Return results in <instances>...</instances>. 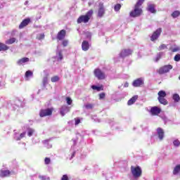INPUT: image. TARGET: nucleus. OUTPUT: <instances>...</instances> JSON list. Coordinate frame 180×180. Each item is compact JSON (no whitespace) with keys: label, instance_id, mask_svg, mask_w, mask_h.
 Masks as SVG:
<instances>
[{"label":"nucleus","instance_id":"1","mask_svg":"<svg viewBox=\"0 0 180 180\" xmlns=\"http://www.w3.org/2000/svg\"><path fill=\"white\" fill-rule=\"evenodd\" d=\"M94 15V10L91 9L89 11L86 15H80L77 20V22L78 24L79 23H88L89 20H91V18H92V15Z\"/></svg>","mask_w":180,"mask_h":180},{"label":"nucleus","instance_id":"2","mask_svg":"<svg viewBox=\"0 0 180 180\" xmlns=\"http://www.w3.org/2000/svg\"><path fill=\"white\" fill-rule=\"evenodd\" d=\"M131 172L134 178H140V176H141V175L143 174L141 167H140L139 166H136L135 167L134 166H131Z\"/></svg>","mask_w":180,"mask_h":180},{"label":"nucleus","instance_id":"3","mask_svg":"<svg viewBox=\"0 0 180 180\" xmlns=\"http://www.w3.org/2000/svg\"><path fill=\"white\" fill-rule=\"evenodd\" d=\"M158 101L160 102V103H161L162 105H168V101H167V99H165V97L167 96V93L165 91H160L158 93Z\"/></svg>","mask_w":180,"mask_h":180},{"label":"nucleus","instance_id":"4","mask_svg":"<svg viewBox=\"0 0 180 180\" xmlns=\"http://www.w3.org/2000/svg\"><path fill=\"white\" fill-rule=\"evenodd\" d=\"M142 14L143 9H141L140 7L134 6V10L129 13V16L131 18H139V16H141Z\"/></svg>","mask_w":180,"mask_h":180},{"label":"nucleus","instance_id":"5","mask_svg":"<svg viewBox=\"0 0 180 180\" xmlns=\"http://www.w3.org/2000/svg\"><path fill=\"white\" fill-rule=\"evenodd\" d=\"M94 75L98 80L105 79L106 75L99 68H96L94 70Z\"/></svg>","mask_w":180,"mask_h":180},{"label":"nucleus","instance_id":"6","mask_svg":"<svg viewBox=\"0 0 180 180\" xmlns=\"http://www.w3.org/2000/svg\"><path fill=\"white\" fill-rule=\"evenodd\" d=\"M53 110H54V108H53L41 109L39 111V116H40V117H46V116H51V115H53Z\"/></svg>","mask_w":180,"mask_h":180},{"label":"nucleus","instance_id":"7","mask_svg":"<svg viewBox=\"0 0 180 180\" xmlns=\"http://www.w3.org/2000/svg\"><path fill=\"white\" fill-rule=\"evenodd\" d=\"M172 70V65H166L162 66L157 70V72L160 74V75H162L163 74H167V72H169V70Z\"/></svg>","mask_w":180,"mask_h":180},{"label":"nucleus","instance_id":"8","mask_svg":"<svg viewBox=\"0 0 180 180\" xmlns=\"http://www.w3.org/2000/svg\"><path fill=\"white\" fill-rule=\"evenodd\" d=\"M161 33H162V28H158L155 32H153L152 36L150 37L151 41H155V40H158V37L161 36Z\"/></svg>","mask_w":180,"mask_h":180},{"label":"nucleus","instance_id":"9","mask_svg":"<svg viewBox=\"0 0 180 180\" xmlns=\"http://www.w3.org/2000/svg\"><path fill=\"white\" fill-rule=\"evenodd\" d=\"M104 15H105V6L103 5V3L100 2L98 4L97 16L98 18H103Z\"/></svg>","mask_w":180,"mask_h":180},{"label":"nucleus","instance_id":"10","mask_svg":"<svg viewBox=\"0 0 180 180\" xmlns=\"http://www.w3.org/2000/svg\"><path fill=\"white\" fill-rule=\"evenodd\" d=\"M131 54H133V50L123 49L120 53V57L124 58V57H129V56H131Z\"/></svg>","mask_w":180,"mask_h":180},{"label":"nucleus","instance_id":"11","mask_svg":"<svg viewBox=\"0 0 180 180\" xmlns=\"http://www.w3.org/2000/svg\"><path fill=\"white\" fill-rule=\"evenodd\" d=\"M150 113L152 116H158L161 113V108L158 106H153L150 108Z\"/></svg>","mask_w":180,"mask_h":180},{"label":"nucleus","instance_id":"12","mask_svg":"<svg viewBox=\"0 0 180 180\" xmlns=\"http://www.w3.org/2000/svg\"><path fill=\"white\" fill-rule=\"evenodd\" d=\"M12 174H15V172L10 170H0V176H1V178H8L11 176Z\"/></svg>","mask_w":180,"mask_h":180},{"label":"nucleus","instance_id":"13","mask_svg":"<svg viewBox=\"0 0 180 180\" xmlns=\"http://www.w3.org/2000/svg\"><path fill=\"white\" fill-rule=\"evenodd\" d=\"M133 86L135 88H139L142 85H144V82L143 81V79L139 78L135 79L132 83Z\"/></svg>","mask_w":180,"mask_h":180},{"label":"nucleus","instance_id":"14","mask_svg":"<svg viewBox=\"0 0 180 180\" xmlns=\"http://www.w3.org/2000/svg\"><path fill=\"white\" fill-rule=\"evenodd\" d=\"M67 34V32L65 30H61L57 34L56 39L59 41L64 40L65 39V36Z\"/></svg>","mask_w":180,"mask_h":180},{"label":"nucleus","instance_id":"15","mask_svg":"<svg viewBox=\"0 0 180 180\" xmlns=\"http://www.w3.org/2000/svg\"><path fill=\"white\" fill-rule=\"evenodd\" d=\"M29 23H30V18H25L21 22L18 27L19 29H23L24 27H26Z\"/></svg>","mask_w":180,"mask_h":180},{"label":"nucleus","instance_id":"16","mask_svg":"<svg viewBox=\"0 0 180 180\" xmlns=\"http://www.w3.org/2000/svg\"><path fill=\"white\" fill-rule=\"evenodd\" d=\"M67 112H70V108H68V106L65 105H63L60 108V111L61 116H65V113H67Z\"/></svg>","mask_w":180,"mask_h":180},{"label":"nucleus","instance_id":"17","mask_svg":"<svg viewBox=\"0 0 180 180\" xmlns=\"http://www.w3.org/2000/svg\"><path fill=\"white\" fill-rule=\"evenodd\" d=\"M82 49L83 51H88V50H89V42H88V41H83L82 43Z\"/></svg>","mask_w":180,"mask_h":180},{"label":"nucleus","instance_id":"18","mask_svg":"<svg viewBox=\"0 0 180 180\" xmlns=\"http://www.w3.org/2000/svg\"><path fill=\"white\" fill-rule=\"evenodd\" d=\"M157 132L160 140H162L164 139V129L161 127H158L157 129Z\"/></svg>","mask_w":180,"mask_h":180},{"label":"nucleus","instance_id":"19","mask_svg":"<svg viewBox=\"0 0 180 180\" xmlns=\"http://www.w3.org/2000/svg\"><path fill=\"white\" fill-rule=\"evenodd\" d=\"M147 11L150 12V13H156L157 11L155 10V5L149 4L147 8Z\"/></svg>","mask_w":180,"mask_h":180},{"label":"nucleus","instance_id":"20","mask_svg":"<svg viewBox=\"0 0 180 180\" xmlns=\"http://www.w3.org/2000/svg\"><path fill=\"white\" fill-rule=\"evenodd\" d=\"M29 61H30L29 58H22L18 60L17 64L18 65H22V64H25V63H29Z\"/></svg>","mask_w":180,"mask_h":180},{"label":"nucleus","instance_id":"21","mask_svg":"<svg viewBox=\"0 0 180 180\" xmlns=\"http://www.w3.org/2000/svg\"><path fill=\"white\" fill-rule=\"evenodd\" d=\"M137 99H139V96H134L132 98H131L128 102H127V105L129 106L133 105V103H134L136 102V101H137Z\"/></svg>","mask_w":180,"mask_h":180},{"label":"nucleus","instance_id":"22","mask_svg":"<svg viewBox=\"0 0 180 180\" xmlns=\"http://www.w3.org/2000/svg\"><path fill=\"white\" fill-rule=\"evenodd\" d=\"M6 50H9V46L2 42H0V51H6Z\"/></svg>","mask_w":180,"mask_h":180},{"label":"nucleus","instance_id":"23","mask_svg":"<svg viewBox=\"0 0 180 180\" xmlns=\"http://www.w3.org/2000/svg\"><path fill=\"white\" fill-rule=\"evenodd\" d=\"M91 88L94 90L97 91V92H101V91H103V85H101L100 86H96V85H92Z\"/></svg>","mask_w":180,"mask_h":180},{"label":"nucleus","instance_id":"24","mask_svg":"<svg viewBox=\"0 0 180 180\" xmlns=\"http://www.w3.org/2000/svg\"><path fill=\"white\" fill-rule=\"evenodd\" d=\"M179 172H180V165H177L173 170V175H178Z\"/></svg>","mask_w":180,"mask_h":180},{"label":"nucleus","instance_id":"25","mask_svg":"<svg viewBox=\"0 0 180 180\" xmlns=\"http://www.w3.org/2000/svg\"><path fill=\"white\" fill-rule=\"evenodd\" d=\"M172 16L175 19L176 18H178V16H180V11H174L172 13Z\"/></svg>","mask_w":180,"mask_h":180},{"label":"nucleus","instance_id":"26","mask_svg":"<svg viewBox=\"0 0 180 180\" xmlns=\"http://www.w3.org/2000/svg\"><path fill=\"white\" fill-rule=\"evenodd\" d=\"M15 41H16L15 38H11V39H8L7 41H6V44H13V43H15Z\"/></svg>","mask_w":180,"mask_h":180},{"label":"nucleus","instance_id":"27","mask_svg":"<svg viewBox=\"0 0 180 180\" xmlns=\"http://www.w3.org/2000/svg\"><path fill=\"white\" fill-rule=\"evenodd\" d=\"M172 99L174 101V102H179L180 101V97L178 94H175L172 96Z\"/></svg>","mask_w":180,"mask_h":180},{"label":"nucleus","instance_id":"28","mask_svg":"<svg viewBox=\"0 0 180 180\" xmlns=\"http://www.w3.org/2000/svg\"><path fill=\"white\" fill-rule=\"evenodd\" d=\"M144 1L146 0H138V1L136 3L134 6H136L137 8H140L143 4H144Z\"/></svg>","mask_w":180,"mask_h":180},{"label":"nucleus","instance_id":"29","mask_svg":"<svg viewBox=\"0 0 180 180\" xmlns=\"http://www.w3.org/2000/svg\"><path fill=\"white\" fill-rule=\"evenodd\" d=\"M144 1L146 0H138V1L136 3L134 6H136L137 8H140L143 4H144Z\"/></svg>","mask_w":180,"mask_h":180},{"label":"nucleus","instance_id":"30","mask_svg":"<svg viewBox=\"0 0 180 180\" xmlns=\"http://www.w3.org/2000/svg\"><path fill=\"white\" fill-rule=\"evenodd\" d=\"M51 82H58L60 81V77L58 75L53 76L51 78Z\"/></svg>","mask_w":180,"mask_h":180},{"label":"nucleus","instance_id":"31","mask_svg":"<svg viewBox=\"0 0 180 180\" xmlns=\"http://www.w3.org/2000/svg\"><path fill=\"white\" fill-rule=\"evenodd\" d=\"M122 8V5L120 4H117L114 7V11L115 12H119Z\"/></svg>","mask_w":180,"mask_h":180},{"label":"nucleus","instance_id":"32","mask_svg":"<svg viewBox=\"0 0 180 180\" xmlns=\"http://www.w3.org/2000/svg\"><path fill=\"white\" fill-rule=\"evenodd\" d=\"M58 58V61H61V60H63V51H59L57 53Z\"/></svg>","mask_w":180,"mask_h":180},{"label":"nucleus","instance_id":"33","mask_svg":"<svg viewBox=\"0 0 180 180\" xmlns=\"http://www.w3.org/2000/svg\"><path fill=\"white\" fill-rule=\"evenodd\" d=\"M33 76V72L30 70H27L25 72V78H29V77H32Z\"/></svg>","mask_w":180,"mask_h":180},{"label":"nucleus","instance_id":"34","mask_svg":"<svg viewBox=\"0 0 180 180\" xmlns=\"http://www.w3.org/2000/svg\"><path fill=\"white\" fill-rule=\"evenodd\" d=\"M165 49H167V45L162 44H161V45L158 47V51H162V50H165Z\"/></svg>","mask_w":180,"mask_h":180},{"label":"nucleus","instance_id":"35","mask_svg":"<svg viewBox=\"0 0 180 180\" xmlns=\"http://www.w3.org/2000/svg\"><path fill=\"white\" fill-rule=\"evenodd\" d=\"M173 144L175 147H179L180 141L178 139H176L173 141Z\"/></svg>","mask_w":180,"mask_h":180},{"label":"nucleus","instance_id":"36","mask_svg":"<svg viewBox=\"0 0 180 180\" xmlns=\"http://www.w3.org/2000/svg\"><path fill=\"white\" fill-rule=\"evenodd\" d=\"M85 108H86V109H93L94 104L87 103L85 105Z\"/></svg>","mask_w":180,"mask_h":180},{"label":"nucleus","instance_id":"37","mask_svg":"<svg viewBox=\"0 0 180 180\" xmlns=\"http://www.w3.org/2000/svg\"><path fill=\"white\" fill-rule=\"evenodd\" d=\"M44 162H45L46 165H49V164H50V162H51V160L50 159V158H46L44 159Z\"/></svg>","mask_w":180,"mask_h":180},{"label":"nucleus","instance_id":"38","mask_svg":"<svg viewBox=\"0 0 180 180\" xmlns=\"http://www.w3.org/2000/svg\"><path fill=\"white\" fill-rule=\"evenodd\" d=\"M66 102L68 105H72V100L70 97L66 98Z\"/></svg>","mask_w":180,"mask_h":180},{"label":"nucleus","instance_id":"39","mask_svg":"<svg viewBox=\"0 0 180 180\" xmlns=\"http://www.w3.org/2000/svg\"><path fill=\"white\" fill-rule=\"evenodd\" d=\"M25 136H26V132H23V133L20 134V137H18L17 139V141H19L21 139H23V137H25Z\"/></svg>","mask_w":180,"mask_h":180},{"label":"nucleus","instance_id":"40","mask_svg":"<svg viewBox=\"0 0 180 180\" xmlns=\"http://www.w3.org/2000/svg\"><path fill=\"white\" fill-rule=\"evenodd\" d=\"M105 97H106V94L105 93H101L99 94V99H105Z\"/></svg>","mask_w":180,"mask_h":180},{"label":"nucleus","instance_id":"41","mask_svg":"<svg viewBox=\"0 0 180 180\" xmlns=\"http://www.w3.org/2000/svg\"><path fill=\"white\" fill-rule=\"evenodd\" d=\"M75 126H77L81 123V120L78 117L75 118Z\"/></svg>","mask_w":180,"mask_h":180},{"label":"nucleus","instance_id":"42","mask_svg":"<svg viewBox=\"0 0 180 180\" xmlns=\"http://www.w3.org/2000/svg\"><path fill=\"white\" fill-rule=\"evenodd\" d=\"M33 133H34V130L29 129V131H28V136H29V137H32V136H33Z\"/></svg>","mask_w":180,"mask_h":180},{"label":"nucleus","instance_id":"43","mask_svg":"<svg viewBox=\"0 0 180 180\" xmlns=\"http://www.w3.org/2000/svg\"><path fill=\"white\" fill-rule=\"evenodd\" d=\"M62 44L63 46V47H67V46H68V40H63L62 42Z\"/></svg>","mask_w":180,"mask_h":180},{"label":"nucleus","instance_id":"44","mask_svg":"<svg viewBox=\"0 0 180 180\" xmlns=\"http://www.w3.org/2000/svg\"><path fill=\"white\" fill-rule=\"evenodd\" d=\"M38 40H43V39H44V34H40L38 37H37Z\"/></svg>","mask_w":180,"mask_h":180},{"label":"nucleus","instance_id":"45","mask_svg":"<svg viewBox=\"0 0 180 180\" xmlns=\"http://www.w3.org/2000/svg\"><path fill=\"white\" fill-rule=\"evenodd\" d=\"M174 61H180V54H176L174 56Z\"/></svg>","mask_w":180,"mask_h":180},{"label":"nucleus","instance_id":"46","mask_svg":"<svg viewBox=\"0 0 180 180\" xmlns=\"http://www.w3.org/2000/svg\"><path fill=\"white\" fill-rule=\"evenodd\" d=\"M172 53H176V51H179V48H174V49H170Z\"/></svg>","mask_w":180,"mask_h":180},{"label":"nucleus","instance_id":"47","mask_svg":"<svg viewBox=\"0 0 180 180\" xmlns=\"http://www.w3.org/2000/svg\"><path fill=\"white\" fill-rule=\"evenodd\" d=\"M61 180H68V176L67 174L63 175Z\"/></svg>","mask_w":180,"mask_h":180},{"label":"nucleus","instance_id":"48","mask_svg":"<svg viewBox=\"0 0 180 180\" xmlns=\"http://www.w3.org/2000/svg\"><path fill=\"white\" fill-rule=\"evenodd\" d=\"M124 88H129V82H126L124 84Z\"/></svg>","mask_w":180,"mask_h":180},{"label":"nucleus","instance_id":"49","mask_svg":"<svg viewBox=\"0 0 180 180\" xmlns=\"http://www.w3.org/2000/svg\"><path fill=\"white\" fill-rule=\"evenodd\" d=\"M160 58H161V53H159L157 58H156V61H158V60H160Z\"/></svg>","mask_w":180,"mask_h":180},{"label":"nucleus","instance_id":"50","mask_svg":"<svg viewBox=\"0 0 180 180\" xmlns=\"http://www.w3.org/2000/svg\"><path fill=\"white\" fill-rule=\"evenodd\" d=\"M41 180H46V177H44V176H41Z\"/></svg>","mask_w":180,"mask_h":180},{"label":"nucleus","instance_id":"51","mask_svg":"<svg viewBox=\"0 0 180 180\" xmlns=\"http://www.w3.org/2000/svg\"><path fill=\"white\" fill-rule=\"evenodd\" d=\"M44 81H47V78H45Z\"/></svg>","mask_w":180,"mask_h":180},{"label":"nucleus","instance_id":"52","mask_svg":"<svg viewBox=\"0 0 180 180\" xmlns=\"http://www.w3.org/2000/svg\"><path fill=\"white\" fill-rule=\"evenodd\" d=\"M0 9H1V6H0Z\"/></svg>","mask_w":180,"mask_h":180}]
</instances>
